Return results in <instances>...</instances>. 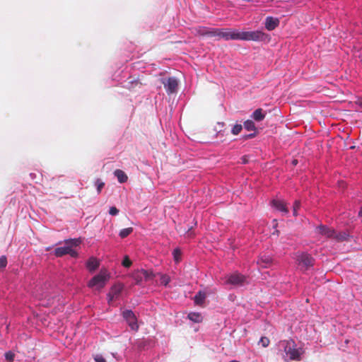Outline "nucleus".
<instances>
[{
	"label": "nucleus",
	"instance_id": "9b49d317",
	"mask_svg": "<svg viewBox=\"0 0 362 362\" xmlns=\"http://www.w3.org/2000/svg\"><path fill=\"white\" fill-rule=\"evenodd\" d=\"M317 230H319V233L326 238L334 239L335 235V230L334 229L327 227L326 226L321 225L317 228Z\"/></svg>",
	"mask_w": 362,
	"mask_h": 362
},
{
	"label": "nucleus",
	"instance_id": "a211bd4d",
	"mask_svg": "<svg viewBox=\"0 0 362 362\" xmlns=\"http://www.w3.org/2000/svg\"><path fill=\"white\" fill-rule=\"evenodd\" d=\"M187 317L192 322L196 323L202 322L203 317L199 313H190L188 314Z\"/></svg>",
	"mask_w": 362,
	"mask_h": 362
},
{
	"label": "nucleus",
	"instance_id": "dca6fc26",
	"mask_svg": "<svg viewBox=\"0 0 362 362\" xmlns=\"http://www.w3.org/2000/svg\"><path fill=\"white\" fill-rule=\"evenodd\" d=\"M114 175L117 178V180L119 183H124L127 181L128 177L122 170L117 169L115 170Z\"/></svg>",
	"mask_w": 362,
	"mask_h": 362
},
{
	"label": "nucleus",
	"instance_id": "1a4fd4ad",
	"mask_svg": "<svg viewBox=\"0 0 362 362\" xmlns=\"http://www.w3.org/2000/svg\"><path fill=\"white\" fill-rule=\"evenodd\" d=\"M163 84L168 94H172L177 91L178 81L175 77H169L163 81Z\"/></svg>",
	"mask_w": 362,
	"mask_h": 362
},
{
	"label": "nucleus",
	"instance_id": "f257e3e1",
	"mask_svg": "<svg viewBox=\"0 0 362 362\" xmlns=\"http://www.w3.org/2000/svg\"><path fill=\"white\" fill-rule=\"evenodd\" d=\"M197 33L200 35H205L209 37H214L217 40L224 39L225 40H253L264 41L268 38V35L261 30L237 32L229 28H207L199 27Z\"/></svg>",
	"mask_w": 362,
	"mask_h": 362
},
{
	"label": "nucleus",
	"instance_id": "2eb2a0df",
	"mask_svg": "<svg viewBox=\"0 0 362 362\" xmlns=\"http://www.w3.org/2000/svg\"><path fill=\"white\" fill-rule=\"evenodd\" d=\"M98 267L99 262L94 257H90L86 263V267L90 272H94Z\"/></svg>",
	"mask_w": 362,
	"mask_h": 362
},
{
	"label": "nucleus",
	"instance_id": "aec40b11",
	"mask_svg": "<svg viewBox=\"0 0 362 362\" xmlns=\"http://www.w3.org/2000/svg\"><path fill=\"white\" fill-rule=\"evenodd\" d=\"M133 232V228L129 227L127 228H123L119 232V236L121 238H124L129 235Z\"/></svg>",
	"mask_w": 362,
	"mask_h": 362
},
{
	"label": "nucleus",
	"instance_id": "c9c22d12",
	"mask_svg": "<svg viewBox=\"0 0 362 362\" xmlns=\"http://www.w3.org/2000/svg\"><path fill=\"white\" fill-rule=\"evenodd\" d=\"M255 136V133L250 134L245 136V138H253Z\"/></svg>",
	"mask_w": 362,
	"mask_h": 362
},
{
	"label": "nucleus",
	"instance_id": "a19ab883",
	"mask_svg": "<svg viewBox=\"0 0 362 362\" xmlns=\"http://www.w3.org/2000/svg\"><path fill=\"white\" fill-rule=\"evenodd\" d=\"M243 162L244 163H247V160H246V158H243Z\"/></svg>",
	"mask_w": 362,
	"mask_h": 362
},
{
	"label": "nucleus",
	"instance_id": "7c9ffc66",
	"mask_svg": "<svg viewBox=\"0 0 362 362\" xmlns=\"http://www.w3.org/2000/svg\"><path fill=\"white\" fill-rule=\"evenodd\" d=\"M6 264H7L6 257L5 256H2L0 258V268L6 267Z\"/></svg>",
	"mask_w": 362,
	"mask_h": 362
},
{
	"label": "nucleus",
	"instance_id": "7ed1b4c3",
	"mask_svg": "<svg viewBox=\"0 0 362 362\" xmlns=\"http://www.w3.org/2000/svg\"><path fill=\"white\" fill-rule=\"evenodd\" d=\"M279 347L283 349L286 356L291 361H300L302 351L296 348L293 340H284L279 342Z\"/></svg>",
	"mask_w": 362,
	"mask_h": 362
},
{
	"label": "nucleus",
	"instance_id": "ddd939ff",
	"mask_svg": "<svg viewBox=\"0 0 362 362\" xmlns=\"http://www.w3.org/2000/svg\"><path fill=\"white\" fill-rule=\"evenodd\" d=\"M272 263V258L269 255H262L257 261V264L263 268L269 267Z\"/></svg>",
	"mask_w": 362,
	"mask_h": 362
},
{
	"label": "nucleus",
	"instance_id": "412c9836",
	"mask_svg": "<svg viewBox=\"0 0 362 362\" xmlns=\"http://www.w3.org/2000/svg\"><path fill=\"white\" fill-rule=\"evenodd\" d=\"M244 127L247 131H255L256 127L255 123L252 120H247L244 122Z\"/></svg>",
	"mask_w": 362,
	"mask_h": 362
},
{
	"label": "nucleus",
	"instance_id": "20e7f679",
	"mask_svg": "<svg viewBox=\"0 0 362 362\" xmlns=\"http://www.w3.org/2000/svg\"><path fill=\"white\" fill-rule=\"evenodd\" d=\"M110 279V274L105 269L101 270L100 273L94 276L88 283L89 288H95L96 290H100L105 287Z\"/></svg>",
	"mask_w": 362,
	"mask_h": 362
},
{
	"label": "nucleus",
	"instance_id": "c85d7f7f",
	"mask_svg": "<svg viewBox=\"0 0 362 362\" xmlns=\"http://www.w3.org/2000/svg\"><path fill=\"white\" fill-rule=\"evenodd\" d=\"M14 356H15V354L11 351L5 353V358L9 362H11L13 361Z\"/></svg>",
	"mask_w": 362,
	"mask_h": 362
},
{
	"label": "nucleus",
	"instance_id": "f8f14e48",
	"mask_svg": "<svg viewBox=\"0 0 362 362\" xmlns=\"http://www.w3.org/2000/svg\"><path fill=\"white\" fill-rule=\"evenodd\" d=\"M272 206L277 210L283 212L285 214H288V210L286 206V204L282 200H273L272 202Z\"/></svg>",
	"mask_w": 362,
	"mask_h": 362
},
{
	"label": "nucleus",
	"instance_id": "e433bc0d",
	"mask_svg": "<svg viewBox=\"0 0 362 362\" xmlns=\"http://www.w3.org/2000/svg\"><path fill=\"white\" fill-rule=\"evenodd\" d=\"M222 130L220 129V130L217 133V136H218L219 135H223V133H221Z\"/></svg>",
	"mask_w": 362,
	"mask_h": 362
},
{
	"label": "nucleus",
	"instance_id": "f704fd0d",
	"mask_svg": "<svg viewBox=\"0 0 362 362\" xmlns=\"http://www.w3.org/2000/svg\"><path fill=\"white\" fill-rule=\"evenodd\" d=\"M356 104L360 107L361 111L362 112V98H358L356 101Z\"/></svg>",
	"mask_w": 362,
	"mask_h": 362
},
{
	"label": "nucleus",
	"instance_id": "ea45409f",
	"mask_svg": "<svg viewBox=\"0 0 362 362\" xmlns=\"http://www.w3.org/2000/svg\"><path fill=\"white\" fill-rule=\"evenodd\" d=\"M358 216H362V206H361L360 211L358 212Z\"/></svg>",
	"mask_w": 362,
	"mask_h": 362
},
{
	"label": "nucleus",
	"instance_id": "39448f33",
	"mask_svg": "<svg viewBox=\"0 0 362 362\" xmlns=\"http://www.w3.org/2000/svg\"><path fill=\"white\" fill-rule=\"evenodd\" d=\"M156 276L151 270L145 269L137 270L132 274V278L136 284H140L143 281L153 279Z\"/></svg>",
	"mask_w": 362,
	"mask_h": 362
},
{
	"label": "nucleus",
	"instance_id": "79ce46f5",
	"mask_svg": "<svg viewBox=\"0 0 362 362\" xmlns=\"http://www.w3.org/2000/svg\"><path fill=\"white\" fill-rule=\"evenodd\" d=\"M229 362H239V361H235V360H233V361H229Z\"/></svg>",
	"mask_w": 362,
	"mask_h": 362
},
{
	"label": "nucleus",
	"instance_id": "6e6552de",
	"mask_svg": "<svg viewBox=\"0 0 362 362\" xmlns=\"http://www.w3.org/2000/svg\"><path fill=\"white\" fill-rule=\"evenodd\" d=\"M246 281V277L240 273L235 272L226 277V283L234 286H242Z\"/></svg>",
	"mask_w": 362,
	"mask_h": 362
},
{
	"label": "nucleus",
	"instance_id": "4be33fe9",
	"mask_svg": "<svg viewBox=\"0 0 362 362\" xmlns=\"http://www.w3.org/2000/svg\"><path fill=\"white\" fill-rule=\"evenodd\" d=\"M158 275L160 276V281L161 284L167 286L168 283L170 281V278L168 275L159 273L158 274Z\"/></svg>",
	"mask_w": 362,
	"mask_h": 362
},
{
	"label": "nucleus",
	"instance_id": "f3484780",
	"mask_svg": "<svg viewBox=\"0 0 362 362\" xmlns=\"http://www.w3.org/2000/svg\"><path fill=\"white\" fill-rule=\"evenodd\" d=\"M265 113L262 108H258L254 111L252 117L257 122L262 121L265 118Z\"/></svg>",
	"mask_w": 362,
	"mask_h": 362
},
{
	"label": "nucleus",
	"instance_id": "6ab92c4d",
	"mask_svg": "<svg viewBox=\"0 0 362 362\" xmlns=\"http://www.w3.org/2000/svg\"><path fill=\"white\" fill-rule=\"evenodd\" d=\"M348 237H349L348 234L346 233L345 232L337 233L335 231V235L334 237V240H336L338 242H341V241L347 240Z\"/></svg>",
	"mask_w": 362,
	"mask_h": 362
},
{
	"label": "nucleus",
	"instance_id": "5701e85b",
	"mask_svg": "<svg viewBox=\"0 0 362 362\" xmlns=\"http://www.w3.org/2000/svg\"><path fill=\"white\" fill-rule=\"evenodd\" d=\"M95 185L97 187L98 194H100L101 192L102 189L105 186V182H103L100 179H97L95 180Z\"/></svg>",
	"mask_w": 362,
	"mask_h": 362
},
{
	"label": "nucleus",
	"instance_id": "a878e982",
	"mask_svg": "<svg viewBox=\"0 0 362 362\" xmlns=\"http://www.w3.org/2000/svg\"><path fill=\"white\" fill-rule=\"evenodd\" d=\"M300 207V201L296 200L293 206V214L294 216H296L298 215V210Z\"/></svg>",
	"mask_w": 362,
	"mask_h": 362
},
{
	"label": "nucleus",
	"instance_id": "473e14b6",
	"mask_svg": "<svg viewBox=\"0 0 362 362\" xmlns=\"http://www.w3.org/2000/svg\"><path fill=\"white\" fill-rule=\"evenodd\" d=\"M94 359L95 362H106L105 359L103 357V356L100 354L95 355Z\"/></svg>",
	"mask_w": 362,
	"mask_h": 362
},
{
	"label": "nucleus",
	"instance_id": "c756f323",
	"mask_svg": "<svg viewBox=\"0 0 362 362\" xmlns=\"http://www.w3.org/2000/svg\"><path fill=\"white\" fill-rule=\"evenodd\" d=\"M279 19L276 18H274V17H272V16H267L265 19V21L264 23H279Z\"/></svg>",
	"mask_w": 362,
	"mask_h": 362
},
{
	"label": "nucleus",
	"instance_id": "393cba45",
	"mask_svg": "<svg viewBox=\"0 0 362 362\" xmlns=\"http://www.w3.org/2000/svg\"><path fill=\"white\" fill-rule=\"evenodd\" d=\"M243 127L241 124H235L232 128L231 132L234 135H238L242 130Z\"/></svg>",
	"mask_w": 362,
	"mask_h": 362
},
{
	"label": "nucleus",
	"instance_id": "4c0bfd02",
	"mask_svg": "<svg viewBox=\"0 0 362 362\" xmlns=\"http://www.w3.org/2000/svg\"><path fill=\"white\" fill-rule=\"evenodd\" d=\"M292 163H293V165H297V163H298V160L295 159V160H293L292 161Z\"/></svg>",
	"mask_w": 362,
	"mask_h": 362
},
{
	"label": "nucleus",
	"instance_id": "9d476101",
	"mask_svg": "<svg viewBox=\"0 0 362 362\" xmlns=\"http://www.w3.org/2000/svg\"><path fill=\"white\" fill-rule=\"evenodd\" d=\"M297 260L298 263L300 264H303L306 269L312 267L314 263V259L313 257L307 253L300 254L298 257Z\"/></svg>",
	"mask_w": 362,
	"mask_h": 362
},
{
	"label": "nucleus",
	"instance_id": "2f4dec72",
	"mask_svg": "<svg viewBox=\"0 0 362 362\" xmlns=\"http://www.w3.org/2000/svg\"><path fill=\"white\" fill-rule=\"evenodd\" d=\"M119 213V210L115 206H112L110 208L109 214L112 216H116Z\"/></svg>",
	"mask_w": 362,
	"mask_h": 362
},
{
	"label": "nucleus",
	"instance_id": "bb28decb",
	"mask_svg": "<svg viewBox=\"0 0 362 362\" xmlns=\"http://www.w3.org/2000/svg\"><path fill=\"white\" fill-rule=\"evenodd\" d=\"M269 342H270L269 339L266 337H261V339H259V343L261 344L263 347L268 346L269 344Z\"/></svg>",
	"mask_w": 362,
	"mask_h": 362
},
{
	"label": "nucleus",
	"instance_id": "4468645a",
	"mask_svg": "<svg viewBox=\"0 0 362 362\" xmlns=\"http://www.w3.org/2000/svg\"><path fill=\"white\" fill-rule=\"evenodd\" d=\"M206 298V294L204 292L200 291L197 292V294L194 297V303L197 305L202 306L205 301Z\"/></svg>",
	"mask_w": 362,
	"mask_h": 362
},
{
	"label": "nucleus",
	"instance_id": "0eeeda50",
	"mask_svg": "<svg viewBox=\"0 0 362 362\" xmlns=\"http://www.w3.org/2000/svg\"><path fill=\"white\" fill-rule=\"evenodd\" d=\"M122 316L132 330L137 331L139 325L134 313L131 310L123 311Z\"/></svg>",
	"mask_w": 362,
	"mask_h": 362
},
{
	"label": "nucleus",
	"instance_id": "f03ea898",
	"mask_svg": "<svg viewBox=\"0 0 362 362\" xmlns=\"http://www.w3.org/2000/svg\"><path fill=\"white\" fill-rule=\"evenodd\" d=\"M81 243L80 239H69L64 241L65 246L59 247L54 250V254L56 257H62L65 255H70L72 257H76L78 253L73 249L74 247L78 246Z\"/></svg>",
	"mask_w": 362,
	"mask_h": 362
},
{
	"label": "nucleus",
	"instance_id": "58836bf2",
	"mask_svg": "<svg viewBox=\"0 0 362 362\" xmlns=\"http://www.w3.org/2000/svg\"><path fill=\"white\" fill-rule=\"evenodd\" d=\"M218 125L220 126V128H222L224 126V123L223 122L218 123Z\"/></svg>",
	"mask_w": 362,
	"mask_h": 362
},
{
	"label": "nucleus",
	"instance_id": "72a5a7b5",
	"mask_svg": "<svg viewBox=\"0 0 362 362\" xmlns=\"http://www.w3.org/2000/svg\"><path fill=\"white\" fill-rule=\"evenodd\" d=\"M267 30L271 31L276 28L278 24H265Z\"/></svg>",
	"mask_w": 362,
	"mask_h": 362
},
{
	"label": "nucleus",
	"instance_id": "423d86ee",
	"mask_svg": "<svg viewBox=\"0 0 362 362\" xmlns=\"http://www.w3.org/2000/svg\"><path fill=\"white\" fill-rule=\"evenodd\" d=\"M124 288L123 284L117 283L114 284L107 295V303L111 305L112 302L119 298Z\"/></svg>",
	"mask_w": 362,
	"mask_h": 362
},
{
	"label": "nucleus",
	"instance_id": "b1692460",
	"mask_svg": "<svg viewBox=\"0 0 362 362\" xmlns=\"http://www.w3.org/2000/svg\"><path fill=\"white\" fill-rule=\"evenodd\" d=\"M174 259L176 262H179L181 259V251L179 249H175L173 252Z\"/></svg>",
	"mask_w": 362,
	"mask_h": 362
},
{
	"label": "nucleus",
	"instance_id": "cd10ccee",
	"mask_svg": "<svg viewBox=\"0 0 362 362\" xmlns=\"http://www.w3.org/2000/svg\"><path fill=\"white\" fill-rule=\"evenodd\" d=\"M132 261L130 260V259L129 258L128 256H125L124 257V259L122 262V264L123 267H129L131 265H132Z\"/></svg>",
	"mask_w": 362,
	"mask_h": 362
}]
</instances>
